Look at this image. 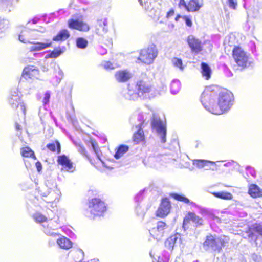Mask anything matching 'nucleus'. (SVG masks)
Wrapping results in <instances>:
<instances>
[{
  "mask_svg": "<svg viewBox=\"0 0 262 262\" xmlns=\"http://www.w3.org/2000/svg\"><path fill=\"white\" fill-rule=\"evenodd\" d=\"M234 96L229 90L216 85L207 86L203 91L201 100L204 107L215 115H221L231 107Z\"/></svg>",
  "mask_w": 262,
  "mask_h": 262,
  "instance_id": "1",
  "label": "nucleus"
},
{
  "mask_svg": "<svg viewBox=\"0 0 262 262\" xmlns=\"http://www.w3.org/2000/svg\"><path fill=\"white\" fill-rule=\"evenodd\" d=\"M227 242L228 241L225 236L224 237H217L216 235L209 234L206 236L203 243V246L206 251L212 250L219 253Z\"/></svg>",
  "mask_w": 262,
  "mask_h": 262,
  "instance_id": "2",
  "label": "nucleus"
},
{
  "mask_svg": "<svg viewBox=\"0 0 262 262\" xmlns=\"http://www.w3.org/2000/svg\"><path fill=\"white\" fill-rule=\"evenodd\" d=\"M152 90V86L143 80H139L136 82L135 88L128 86V94L130 98L135 100L138 97H144L149 94Z\"/></svg>",
  "mask_w": 262,
  "mask_h": 262,
  "instance_id": "3",
  "label": "nucleus"
},
{
  "mask_svg": "<svg viewBox=\"0 0 262 262\" xmlns=\"http://www.w3.org/2000/svg\"><path fill=\"white\" fill-rule=\"evenodd\" d=\"M232 57L236 65L244 69L250 64L249 54L239 45H235L232 50Z\"/></svg>",
  "mask_w": 262,
  "mask_h": 262,
  "instance_id": "4",
  "label": "nucleus"
},
{
  "mask_svg": "<svg viewBox=\"0 0 262 262\" xmlns=\"http://www.w3.org/2000/svg\"><path fill=\"white\" fill-rule=\"evenodd\" d=\"M158 50L154 45L142 49L139 51L137 62L147 65L153 63L158 55Z\"/></svg>",
  "mask_w": 262,
  "mask_h": 262,
  "instance_id": "5",
  "label": "nucleus"
},
{
  "mask_svg": "<svg viewBox=\"0 0 262 262\" xmlns=\"http://www.w3.org/2000/svg\"><path fill=\"white\" fill-rule=\"evenodd\" d=\"M88 207L90 213L93 217L103 215L107 210L105 202L100 198H95L89 201Z\"/></svg>",
  "mask_w": 262,
  "mask_h": 262,
  "instance_id": "6",
  "label": "nucleus"
},
{
  "mask_svg": "<svg viewBox=\"0 0 262 262\" xmlns=\"http://www.w3.org/2000/svg\"><path fill=\"white\" fill-rule=\"evenodd\" d=\"M191 223L193 224L195 227L202 226L204 225L203 219L197 215L193 212H188L183 220L182 228L186 231L191 226Z\"/></svg>",
  "mask_w": 262,
  "mask_h": 262,
  "instance_id": "7",
  "label": "nucleus"
},
{
  "mask_svg": "<svg viewBox=\"0 0 262 262\" xmlns=\"http://www.w3.org/2000/svg\"><path fill=\"white\" fill-rule=\"evenodd\" d=\"M171 208V203L168 198H163L156 212V216L161 218H164L170 213Z\"/></svg>",
  "mask_w": 262,
  "mask_h": 262,
  "instance_id": "8",
  "label": "nucleus"
},
{
  "mask_svg": "<svg viewBox=\"0 0 262 262\" xmlns=\"http://www.w3.org/2000/svg\"><path fill=\"white\" fill-rule=\"evenodd\" d=\"M57 163L61 166V169L63 170L70 172H72L74 170L73 162L68 156L64 154L57 156Z\"/></svg>",
  "mask_w": 262,
  "mask_h": 262,
  "instance_id": "9",
  "label": "nucleus"
},
{
  "mask_svg": "<svg viewBox=\"0 0 262 262\" xmlns=\"http://www.w3.org/2000/svg\"><path fill=\"white\" fill-rule=\"evenodd\" d=\"M68 25L71 29L81 32H88L90 30V25L86 22L77 19L71 18L68 20Z\"/></svg>",
  "mask_w": 262,
  "mask_h": 262,
  "instance_id": "10",
  "label": "nucleus"
},
{
  "mask_svg": "<svg viewBox=\"0 0 262 262\" xmlns=\"http://www.w3.org/2000/svg\"><path fill=\"white\" fill-rule=\"evenodd\" d=\"M167 227L165 222L158 221L156 227L149 230L150 234L154 239L159 240L164 236V231Z\"/></svg>",
  "mask_w": 262,
  "mask_h": 262,
  "instance_id": "11",
  "label": "nucleus"
},
{
  "mask_svg": "<svg viewBox=\"0 0 262 262\" xmlns=\"http://www.w3.org/2000/svg\"><path fill=\"white\" fill-rule=\"evenodd\" d=\"M145 124V120L142 119L139 124L136 126L138 129L133 134L132 136V140L135 144H138L140 143L145 142L146 138L142 128Z\"/></svg>",
  "mask_w": 262,
  "mask_h": 262,
  "instance_id": "12",
  "label": "nucleus"
},
{
  "mask_svg": "<svg viewBox=\"0 0 262 262\" xmlns=\"http://www.w3.org/2000/svg\"><path fill=\"white\" fill-rule=\"evenodd\" d=\"M186 41L192 52L198 54L203 51V48L201 41L194 36L189 35Z\"/></svg>",
  "mask_w": 262,
  "mask_h": 262,
  "instance_id": "13",
  "label": "nucleus"
},
{
  "mask_svg": "<svg viewBox=\"0 0 262 262\" xmlns=\"http://www.w3.org/2000/svg\"><path fill=\"white\" fill-rule=\"evenodd\" d=\"M39 74V70L34 66L25 67L21 73V77L26 80L37 78Z\"/></svg>",
  "mask_w": 262,
  "mask_h": 262,
  "instance_id": "14",
  "label": "nucleus"
},
{
  "mask_svg": "<svg viewBox=\"0 0 262 262\" xmlns=\"http://www.w3.org/2000/svg\"><path fill=\"white\" fill-rule=\"evenodd\" d=\"M152 127L155 128L157 133L160 135L161 141L163 143L166 142V128L162 122L157 119H154L151 122Z\"/></svg>",
  "mask_w": 262,
  "mask_h": 262,
  "instance_id": "15",
  "label": "nucleus"
},
{
  "mask_svg": "<svg viewBox=\"0 0 262 262\" xmlns=\"http://www.w3.org/2000/svg\"><path fill=\"white\" fill-rule=\"evenodd\" d=\"M114 76L116 80L120 83L126 82L132 77V73L127 70H118Z\"/></svg>",
  "mask_w": 262,
  "mask_h": 262,
  "instance_id": "16",
  "label": "nucleus"
},
{
  "mask_svg": "<svg viewBox=\"0 0 262 262\" xmlns=\"http://www.w3.org/2000/svg\"><path fill=\"white\" fill-rule=\"evenodd\" d=\"M203 6V0H189L187 2L186 11L188 12H198Z\"/></svg>",
  "mask_w": 262,
  "mask_h": 262,
  "instance_id": "17",
  "label": "nucleus"
},
{
  "mask_svg": "<svg viewBox=\"0 0 262 262\" xmlns=\"http://www.w3.org/2000/svg\"><path fill=\"white\" fill-rule=\"evenodd\" d=\"M248 194L252 198H262V189L255 184L248 185Z\"/></svg>",
  "mask_w": 262,
  "mask_h": 262,
  "instance_id": "18",
  "label": "nucleus"
},
{
  "mask_svg": "<svg viewBox=\"0 0 262 262\" xmlns=\"http://www.w3.org/2000/svg\"><path fill=\"white\" fill-rule=\"evenodd\" d=\"M193 164L199 168H204L208 166H212L213 171L217 169V166L215 163L208 160L200 159L194 160L193 161Z\"/></svg>",
  "mask_w": 262,
  "mask_h": 262,
  "instance_id": "19",
  "label": "nucleus"
},
{
  "mask_svg": "<svg viewBox=\"0 0 262 262\" xmlns=\"http://www.w3.org/2000/svg\"><path fill=\"white\" fill-rule=\"evenodd\" d=\"M70 36V32L67 29H62L53 37L52 40L55 41H63L68 39Z\"/></svg>",
  "mask_w": 262,
  "mask_h": 262,
  "instance_id": "20",
  "label": "nucleus"
},
{
  "mask_svg": "<svg viewBox=\"0 0 262 262\" xmlns=\"http://www.w3.org/2000/svg\"><path fill=\"white\" fill-rule=\"evenodd\" d=\"M254 232L258 233L262 236V226L260 224L255 223L249 227L246 233L249 238H253L254 235Z\"/></svg>",
  "mask_w": 262,
  "mask_h": 262,
  "instance_id": "21",
  "label": "nucleus"
},
{
  "mask_svg": "<svg viewBox=\"0 0 262 262\" xmlns=\"http://www.w3.org/2000/svg\"><path fill=\"white\" fill-rule=\"evenodd\" d=\"M57 243L60 248L69 250L72 247V242L67 237L61 236L57 240Z\"/></svg>",
  "mask_w": 262,
  "mask_h": 262,
  "instance_id": "22",
  "label": "nucleus"
},
{
  "mask_svg": "<svg viewBox=\"0 0 262 262\" xmlns=\"http://www.w3.org/2000/svg\"><path fill=\"white\" fill-rule=\"evenodd\" d=\"M108 31V23L106 19H100L98 20V25L96 29V33L102 35L103 33Z\"/></svg>",
  "mask_w": 262,
  "mask_h": 262,
  "instance_id": "23",
  "label": "nucleus"
},
{
  "mask_svg": "<svg viewBox=\"0 0 262 262\" xmlns=\"http://www.w3.org/2000/svg\"><path fill=\"white\" fill-rule=\"evenodd\" d=\"M46 147L52 152H56L58 154L61 151V145L58 140H55L52 143L47 144Z\"/></svg>",
  "mask_w": 262,
  "mask_h": 262,
  "instance_id": "24",
  "label": "nucleus"
},
{
  "mask_svg": "<svg viewBox=\"0 0 262 262\" xmlns=\"http://www.w3.org/2000/svg\"><path fill=\"white\" fill-rule=\"evenodd\" d=\"M112 47L113 41L112 39H106L103 41L99 49V52L102 55L105 54L107 53V50L111 49Z\"/></svg>",
  "mask_w": 262,
  "mask_h": 262,
  "instance_id": "25",
  "label": "nucleus"
},
{
  "mask_svg": "<svg viewBox=\"0 0 262 262\" xmlns=\"http://www.w3.org/2000/svg\"><path fill=\"white\" fill-rule=\"evenodd\" d=\"M201 68L202 76L205 77V79L209 80L211 78L212 73L211 69L209 66L205 62H202Z\"/></svg>",
  "mask_w": 262,
  "mask_h": 262,
  "instance_id": "26",
  "label": "nucleus"
},
{
  "mask_svg": "<svg viewBox=\"0 0 262 262\" xmlns=\"http://www.w3.org/2000/svg\"><path fill=\"white\" fill-rule=\"evenodd\" d=\"M170 196L174 200L183 202L185 204L192 205L194 204L193 202L191 201L188 198L183 194L172 193L170 194Z\"/></svg>",
  "mask_w": 262,
  "mask_h": 262,
  "instance_id": "27",
  "label": "nucleus"
},
{
  "mask_svg": "<svg viewBox=\"0 0 262 262\" xmlns=\"http://www.w3.org/2000/svg\"><path fill=\"white\" fill-rule=\"evenodd\" d=\"M33 45L31 47V51H40L46 48L51 47L52 42L50 41L46 43H42L39 42L32 43Z\"/></svg>",
  "mask_w": 262,
  "mask_h": 262,
  "instance_id": "28",
  "label": "nucleus"
},
{
  "mask_svg": "<svg viewBox=\"0 0 262 262\" xmlns=\"http://www.w3.org/2000/svg\"><path fill=\"white\" fill-rule=\"evenodd\" d=\"M20 154L22 157L25 158H32L34 160L36 159L34 152L28 146L21 148Z\"/></svg>",
  "mask_w": 262,
  "mask_h": 262,
  "instance_id": "29",
  "label": "nucleus"
},
{
  "mask_svg": "<svg viewBox=\"0 0 262 262\" xmlns=\"http://www.w3.org/2000/svg\"><path fill=\"white\" fill-rule=\"evenodd\" d=\"M129 150V147L127 145L122 144L118 146L117 151L114 155L116 159H119L123 155L126 153Z\"/></svg>",
  "mask_w": 262,
  "mask_h": 262,
  "instance_id": "30",
  "label": "nucleus"
},
{
  "mask_svg": "<svg viewBox=\"0 0 262 262\" xmlns=\"http://www.w3.org/2000/svg\"><path fill=\"white\" fill-rule=\"evenodd\" d=\"M212 195L215 197L225 200H231L233 199L232 194L228 192H213Z\"/></svg>",
  "mask_w": 262,
  "mask_h": 262,
  "instance_id": "31",
  "label": "nucleus"
},
{
  "mask_svg": "<svg viewBox=\"0 0 262 262\" xmlns=\"http://www.w3.org/2000/svg\"><path fill=\"white\" fill-rule=\"evenodd\" d=\"M10 103L12 106L16 108L20 106L23 112L25 113V107L24 105L20 102V99L19 97L15 96L14 98L11 97L10 99Z\"/></svg>",
  "mask_w": 262,
  "mask_h": 262,
  "instance_id": "32",
  "label": "nucleus"
},
{
  "mask_svg": "<svg viewBox=\"0 0 262 262\" xmlns=\"http://www.w3.org/2000/svg\"><path fill=\"white\" fill-rule=\"evenodd\" d=\"M33 218L36 223H42L47 222V218L40 212H36L33 215Z\"/></svg>",
  "mask_w": 262,
  "mask_h": 262,
  "instance_id": "33",
  "label": "nucleus"
},
{
  "mask_svg": "<svg viewBox=\"0 0 262 262\" xmlns=\"http://www.w3.org/2000/svg\"><path fill=\"white\" fill-rule=\"evenodd\" d=\"M177 239V238L175 235H171L170 237L167 238L165 241V245L168 248H172L174 245Z\"/></svg>",
  "mask_w": 262,
  "mask_h": 262,
  "instance_id": "34",
  "label": "nucleus"
},
{
  "mask_svg": "<svg viewBox=\"0 0 262 262\" xmlns=\"http://www.w3.org/2000/svg\"><path fill=\"white\" fill-rule=\"evenodd\" d=\"M76 46L78 48L85 49L88 45V41L83 37H78L76 40Z\"/></svg>",
  "mask_w": 262,
  "mask_h": 262,
  "instance_id": "35",
  "label": "nucleus"
},
{
  "mask_svg": "<svg viewBox=\"0 0 262 262\" xmlns=\"http://www.w3.org/2000/svg\"><path fill=\"white\" fill-rule=\"evenodd\" d=\"M88 142L93 148L94 152L96 154L97 159L98 160H101L100 156L98 154L99 149L97 143L93 139H90Z\"/></svg>",
  "mask_w": 262,
  "mask_h": 262,
  "instance_id": "36",
  "label": "nucleus"
},
{
  "mask_svg": "<svg viewBox=\"0 0 262 262\" xmlns=\"http://www.w3.org/2000/svg\"><path fill=\"white\" fill-rule=\"evenodd\" d=\"M182 18L185 21L187 27H191L192 26L193 24L190 16L183 15Z\"/></svg>",
  "mask_w": 262,
  "mask_h": 262,
  "instance_id": "37",
  "label": "nucleus"
},
{
  "mask_svg": "<svg viewBox=\"0 0 262 262\" xmlns=\"http://www.w3.org/2000/svg\"><path fill=\"white\" fill-rule=\"evenodd\" d=\"M62 51L60 49H54L50 53V57L51 58H56L62 53Z\"/></svg>",
  "mask_w": 262,
  "mask_h": 262,
  "instance_id": "38",
  "label": "nucleus"
},
{
  "mask_svg": "<svg viewBox=\"0 0 262 262\" xmlns=\"http://www.w3.org/2000/svg\"><path fill=\"white\" fill-rule=\"evenodd\" d=\"M173 63L175 67L179 68L181 69H183V63L181 59L174 58L173 60Z\"/></svg>",
  "mask_w": 262,
  "mask_h": 262,
  "instance_id": "39",
  "label": "nucleus"
},
{
  "mask_svg": "<svg viewBox=\"0 0 262 262\" xmlns=\"http://www.w3.org/2000/svg\"><path fill=\"white\" fill-rule=\"evenodd\" d=\"M227 3L229 7L233 9H235L237 5V0H227Z\"/></svg>",
  "mask_w": 262,
  "mask_h": 262,
  "instance_id": "40",
  "label": "nucleus"
},
{
  "mask_svg": "<svg viewBox=\"0 0 262 262\" xmlns=\"http://www.w3.org/2000/svg\"><path fill=\"white\" fill-rule=\"evenodd\" d=\"M178 5L179 8H184L186 11L187 10V3L185 0H179Z\"/></svg>",
  "mask_w": 262,
  "mask_h": 262,
  "instance_id": "41",
  "label": "nucleus"
},
{
  "mask_svg": "<svg viewBox=\"0 0 262 262\" xmlns=\"http://www.w3.org/2000/svg\"><path fill=\"white\" fill-rule=\"evenodd\" d=\"M103 67L106 70H112L114 69L113 64L110 61H106L103 65Z\"/></svg>",
  "mask_w": 262,
  "mask_h": 262,
  "instance_id": "42",
  "label": "nucleus"
},
{
  "mask_svg": "<svg viewBox=\"0 0 262 262\" xmlns=\"http://www.w3.org/2000/svg\"><path fill=\"white\" fill-rule=\"evenodd\" d=\"M50 95L49 93H45V97L43 99V103L44 104H47L49 103V100H50Z\"/></svg>",
  "mask_w": 262,
  "mask_h": 262,
  "instance_id": "43",
  "label": "nucleus"
},
{
  "mask_svg": "<svg viewBox=\"0 0 262 262\" xmlns=\"http://www.w3.org/2000/svg\"><path fill=\"white\" fill-rule=\"evenodd\" d=\"M79 151L82 153L84 155H85L87 158H89V159L90 160V162H91V163L92 164H94L93 162H92V160L90 159V158L89 157L88 154H87V152L85 150V149L84 148V147L83 146H80V149H79Z\"/></svg>",
  "mask_w": 262,
  "mask_h": 262,
  "instance_id": "44",
  "label": "nucleus"
},
{
  "mask_svg": "<svg viewBox=\"0 0 262 262\" xmlns=\"http://www.w3.org/2000/svg\"><path fill=\"white\" fill-rule=\"evenodd\" d=\"M174 14V10L173 8L170 9L166 13V17L168 18Z\"/></svg>",
  "mask_w": 262,
  "mask_h": 262,
  "instance_id": "45",
  "label": "nucleus"
},
{
  "mask_svg": "<svg viewBox=\"0 0 262 262\" xmlns=\"http://www.w3.org/2000/svg\"><path fill=\"white\" fill-rule=\"evenodd\" d=\"M35 166L36 167L37 170L38 172H40L42 169V165L41 163L39 161H37L35 163Z\"/></svg>",
  "mask_w": 262,
  "mask_h": 262,
  "instance_id": "46",
  "label": "nucleus"
},
{
  "mask_svg": "<svg viewBox=\"0 0 262 262\" xmlns=\"http://www.w3.org/2000/svg\"><path fill=\"white\" fill-rule=\"evenodd\" d=\"M15 129L17 131H20L21 130V126L18 123H15Z\"/></svg>",
  "mask_w": 262,
  "mask_h": 262,
  "instance_id": "47",
  "label": "nucleus"
},
{
  "mask_svg": "<svg viewBox=\"0 0 262 262\" xmlns=\"http://www.w3.org/2000/svg\"><path fill=\"white\" fill-rule=\"evenodd\" d=\"M149 0H139L140 3L142 6H143L144 5H146V3H148Z\"/></svg>",
  "mask_w": 262,
  "mask_h": 262,
  "instance_id": "48",
  "label": "nucleus"
},
{
  "mask_svg": "<svg viewBox=\"0 0 262 262\" xmlns=\"http://www.w3.org/2000/svg\"><path fill=\"white\" fill-rule=\"evenodd\" d=\"M182 16H181L180 14H178L176 15L175 18H174V20L176 21H178L179 20V19L182 18Z\"/></svg>",
  "mask_w": 262,
  "mask_h": 262,
  "instance_id": "49",
  "label": "nucleus"
},
{
  "mask_svg": "<svg viewBox=\"0 0 262 262\" xmlns=\"http://www.w3.org/2000/svg\"><path fill=\"white\" fill-rule=\"evenodd\" d=\"M212 166H206V170H213V169H212Z\"/></svg>",
  "mask_w": 262,
  "mask_h": 262,
  "instance_id": "50",
  "label": "nucleus"
},
{
  "mask_svg": "<svg viewBox=\"0 0 262 262\" xmlns=\"http://www.w3.org/2000/svg\"><path fill=\"white\" fill-rule=\"evenodd\" d=\"M151 158V160L153 161H157V158L156 157H150Z\"/></svg>",
  "mask_w": 262,
  "mask_h": 262,
  "instance_id": "51",
  "label": "nucleus"
},
{
  "mask_svg": "<svg viewBox=\"0 0 262 262\" xmlns=\"http://www.w3.org/2000/svg\"><path fill=\"white\" fill-rule=\"evenodd\" d=\"M21 35H19V40H21V41H23V42H24V41L23 40H21Z\"/></svg>",
  "mask_w": 262,
  "mask_h": 262,
  "instance_id": "52",
  "label": "nucleus"
}]
</instances>
